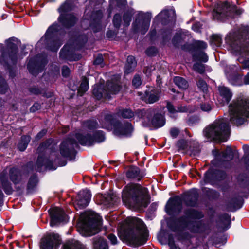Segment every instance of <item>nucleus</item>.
Instances as JSON below:
<instances>
[{"mask_svg":"<svg viewBox=\"0 0 249 249\" xmlns=\"http://www.w3.org/2000/svg\"><path fill=\"white\" fill-rule=\"evenodd\" d=\"M123 203L129 208L146 207L149 203L148 190L138 184H128L122 193Z\"/></svg>","mask_w":249,"mask_h":249,"instance_id":"f257e3e1","label":"nucleus"},{"mask_svg":"<svg viewBox=\"0 0 249 249\" xmlns=\"http://www.w3.org/2000/svg\"><path fill=\"white\" fill-rule=\"evenodd\" d=\"M128 224L124 231V239L130 244L141 246L144 244L148 237V231L143 221L139 218H127Z\"/></svg>","mask_w":249,"mask_h":249,"instance_id":"f03ea898","label":"nucleus"},{"mask_svg":"<svg viewBox=\"0 0 249 249\" xmlns=\"http://www.w3.org/2000/svg\"><path fill=\"white\" fill-rule=\"evenodd\" d=\"M204 135L211 140L226 142L230 136V129L228 120L225 118L215 120L203 131Z\"/></svg>","mask_w":249,"mask_h":249,"instance_id":"7ed1b4c3","label":"nucleus"},{"mask_svg":"<svg viewBox=\"0 0 249 249\" xmlns=\"http://www.w3.org/2000/svg\"><path fill=\"white\" fill-rule=\"evenodd\" d=\"M230 120L233 124H243L249 117V101L245 98L232 101L229 106Z\"/></svg>","mask_w":249,"mask_h":249,"instance_id":"20e7f679","label":"nucleus"},{"mask_svg":"<svg viewBox=\"0 0 249 249\" xmlns=\"http://www.w3.org/2000/svg\"><path fill=\"white\" fill-rule=\"evenodd\" d=\"M138 116L142 119V125L148 127L152 126L159 128L164 125L165 121L164 116L156 109H149L138 111Z\"/></svg>","mask_w":249,"mask_h":249,"instance_id":"39448f33","label":"nucleus"},{"mask_svg":"<svg viewBox=\"0 0 249 249\" xmlns=\"http://www.w3.org/2000/svg\"><path fill=\"white\" fill-rule=\"evenodd\" d=\"M202 217L201 213L194 209H189L186 211L185 215L179 220L180 225L187 228L192 232H199L202 228L201 222L196 219Z\"/></svg>","mask_w":249,"mask_h":249,"instance_id":"423d86ee","label":"nucleus"},{"mask_svg":"<svg viewBox=\"0 0 249 249\" xmlns=\"http://www.w3.org/2000/svg\"><path fill=\"white\" fill-rule=\"evenodd\" d=\"M69 2L70 0H67L58 9L60 13L58 21L63 27L66 28L72 26L76 21V18L73 15L67 14L72 9V6L69 3Z\"/></svg>","mask_w":249,"mask_h":249,"instance_id":"0eeeda50","label":"nucleus"},{"mask_svg":"<svg viewBox=\"0 0 249 249\" xmlns=\"http://www.w3.org/2000/svg\"><path fill=\"white\" fill-rule=\"evenodd\" d=\"M60 27L57 24H54L47 30L45 37L50 44L48 47L52 51L56 52L62 45L61 41L57 38L58 33Z\"/></svg>","mask_w":249,"mask_h":249,"instance_id":"6e6552de","label":"nucleus"},{"mask_svg":"<svg viewBox=\"0 0 249 249\" xmlns=\"http://www.w3.org/2000/svg\"><path fill=\"white\" fill-rule=\"evenodd\" d=\"M233 12L239 15L242 13V10L237 9L235 6H231L225 2L217 5L216 8L213 11V16L214 19L222 20L224 17L231 16Z\"/></svg>","mask_w":249,"mask_h":249,"instance_id":"1a4fd4ad","label":"nucleus"},{"mask_svg":"<svg viewBox=\"0 0 249 249\" xmlns=\"http://www.w3.org/2000/svg\"><path fill=\"white\" fill-rule=\"evenodd\" d=\"M75 137L80 144L85 146H91L96 142H101L105 139V135L102 131L94 132L93 137H90L88 134L83 135L79 133L76 134Z\"/></svg>","mask_w":249,"mask_h":249,"instance_id":"9d476101","label":"nucleus"},{"mask_svg":"<svg viewBox=\"0 0 249 249\" xmlns=\"http://www.w3.org/2000/svg\"><path fill=\"white\" fill-rule=\"evenodd\" d=\"M151 17L150 13L139 12L138 18L133 23L134 29L144 34L149 29Z\"/></svg>","mask_w":249,"mask_h":249,"instance_id":"9b49d317","label":"nucleus"},{"mask_svg":"<svg viewBox=\"0 0 249 249\" xmlns=\"http://www.w3.org/2000/svg\"><path fill=\"white\" fill-rule=\"evenodd\" d=\"M107 90L103 89L101 86H97L94 88L93 94L98 99H101L103 96L108 97L109 93L111 94H116L120 90V86L118 81L113 82L108 81L107 83Z\"/></svg>","mask_w":249,"mask_h":249,"instance_id":"f8f14e48","label":"nucleus"},{"mask_svg":"<svg viewBox=\"0 0 249 249\" xmlns=\"http://www.w3.org/2000/svg\"><path fill=\"white\" fill-rule=\"evenodd\" d=\"M213 153L215 159L212 161V163L215 166L224 164L225 162L231 161L233 158V152L230 147H227L224 151L221 152L217 150H213Z\"/></svg>","mask_w":249,"mask_h":249,"instance_id":"ddd939ff","label":"nucleus"},{"mask_svg":"<svg viewBox=\"0 0 249 249\" xmlns=\"http://www.w3.org/2000/svg\"><path fill=\"white\" fill-rule=\"evenodd\" d=\"M8 44L7 50L2 53V60H0V62H4L5 63L14 64L17 59V53L18 52V47L17 45L11 42V39L7 41Z\"/></svg>","mask_w":249,"mask_h":249,"instance_id":"4468645a","label":"nucleus"},{"mask_svg":"<svg viewBox=\"0 0 249 249\" xmlns=\"http://www.w3.org/2000/svg\"><path fill=\"white\" fill-rule=\"evenodd\" d=\"M61 244L59 235L54 233H50L42 239L41 249H56Z\"/></svg>","mask_w":249,"mask_h":249,"instance_id":"2eb2a0df","label":"nucleus"},{"mask_svg":"<svg viewBox=\"0 0 249 249\" xmlns=\"http://www.w3.org/2000/svg\"><path fill=\"white\" fill-rule=\"evenodd\" d=\"M46 64L47 61L45 59H41L40 56H36L30 59L27 68L30 73L36 75L43 70Z\"/></svg>","mask_w":249,"mask_h":249,"instance_id":"dca6fc26","label":"nucleus"},{"mask_svg":"<svg viewBox=\"0 0 249 249\" xmlns=\"http://www.w3.org/2000/svg\"><path fill=\"white\" fill-rule=\"evenodd\" d=\"M51 217L50 225L53 226L61 222H66L68 220L67 216L64 211L58 207L53 208L49 210Z\"/></svg>","mask_w":249,"mask_h":249,"instance_id":"f3484780","label":"nucleus"},{"mask_svg":"<svg viewBox=\"0 0 249 249\" xmlns=\"http://www.w3.org/2000/svg\"><path fill=\"white\" fill-rule=\"evenodd\" d=\"M77 145L76 141L69 138L64 141L60 146V152L64 157H71L74 153V145Z\"/></svg>","mask_w":249,"mask_h":249,"instance_id":"a211bd4d","label":"nucleus"},{"mask_svg":"<svg viewBox=\"0 0 249 249\" xmlns=\"http://www.w3.org/2000/svg\"><path fill=\"white\" fill-rule=\"evenodd\" d=\"M133 131V127L131 123L127 122L123 124L117 122L113 124V133L118 136H129Z\"/></svg>","mask_w":249,"mask_h":249,"instance_id":"6ab92c4d","label":"nucleus"},{"mask_svg":"<svg viewBox=\"0 0 249 249\" xmlns=\"http://www.w3.org/2000/svg\"><path fill=\"white\" fill-rule=\"evenodd\" d=\"M91 193L89 190L87 189L81 191L77 197L76 204L77 206L76 209H82L86 207L89 204Z\"/></svg>","mask_w":249,"mask_h":249,"instance_id":"aec40b11","label":"nucleus"},{"mask_svg":"<svg viewBox=\"0 0 249 249\" xmlns=\"http://www.w3.org/2000/svg\"><path fill=\"white\" fill-rule=\"evenodd\" d=\"M225 41L233 50L240 53H245L249 50L248 48H246L238 45V41L234 39V35L233 34L230 33L225 38Z\"/></svg>","mask_w":249,"mask_h":249,"instance_id":"412c9836","label":"nucleus"},{"mask_svg":"<svg viewBox=\"0 0 249 249\" xmlns=\"http://www.w3.org/2000/svg\"><path fill=\"white\" fill-rule=\"evenodd\" d=\"M160 91L159 89H152L150 90H146L143 96L141 98L147 103L152 104L157 102L160 98Z\"/></svg>","mask_w":249,"mask_h":249,"instance_id":"4be33fe9","label":"nucleus"},{"mask_svg":"<svg viewBox=\"0 0 249 249\" xmlns=\"http://www.w3.org/2000/svg\"><path fill=\"white\" fill-rule=\"evenodd\" d=\"M198 196L197 190L192 189L184 194V201L188 206H194L196 204Z\"/></svg>","mask_w":249,"mask_h":249,"instance_id":"5701e85b","label":"nucleus"},{"mask_svg":"<svg viewBox=\"0 0 249 249\" xmlns=\"http://www.w3.org/2000/svg\"><path fill=\"white\" fill-rule=\"evenodd\" d=\"M86 216L88 220L93 223V226L96 229L94 233L89 234V235H91L95 232H98V230L101 225V217L93 212H87Z\"/></svg>","mask_w":249,"mask_h":249,"instance_id":"b1692460","label":"nucleus"},{"mask_svg":"<svg viewBox=\"0 0 249 249\" xmlns=\"http://www.w3.org/2000/svg\"><path fill=\"white\" fill-rule=\"evenodd\" d=\"M218 90L220 93V97L223 100V105L227 104L231 98V92L230 91L228 88L224 86L219 87Z\"/></svg>","mask_w":249,"mask_h":249,"instance_id":"393cba45","label":"nucleus"},{"mask_svg":"<svg viewBox=\"0 0 249 249\" xmlns=\"http://www.w3.org/2000/svg\"><path fill=\"white\" fill-rule=\"evenodd\" d=\"M94 249H108L107 241L102 237H95L92 239Z\"/></svg>","mask_w":249,"mask_h":249,"instance_id":"a878e982","label":"nucleus"},{"mask_svg":"<svg viewBox=\"0 0 249 249\" xmlns=\"http://www.w3.org/2000/svg\"><path fill=\"white\" fill-rule=\"evenodd\" d=\"M103 14L101 11L99 10L92 14V18L94 23L90 24V27L93 31L96 32L100 27V20L102 18Z\"/></svg>","mask_w":249,"mask_h":249,"instance_id":"bb28decb","label":"nucleus"},{"mask_svg":"<svg viewBox=\"0 0 249 249\" xmlns=\"http://www.w3.org/2000/svg\"><path fill=\"white\" fill-rule=\"evenodd\" d=\"M176 206L178 207V210L180 212L181 211L180 200L178 199H170L166 206V212L171 214L172 212L175 210Z\"/></svg>","mask_w":249,"mask_h":249,"instance_id":"cd10ccee","label":"nucleus"},{"mask_svg":"<svg viewBox=\"0 0 249 249\" xmlns=\"http://www.w3.org/2000/svg\"><path fill=\"white\" fill-rule=\"evenodd\" d=\"M226 76L229 81L233 85L240 86L242 85V77L236 74H231L228 71V68L226 70Z\"/></svg>","mask_w":249,"mask_h":249,"instance_id":"c85d7f7f","label":"nucleus"},{"mask_svg":"<svg viewBox=\"0 0 249 249\" xmlns=\"http://www.w3.org/2000/svg\"><path fill=\"white\" fill-rule=\"evenodd\" d=\"M52 164V162L46 157L43 156L41 154L38 156L36 162L38 168L44 166L46 168L53 169L51 167ZM54 169H55V168H53V170Z\"/></svg>","mask_w":249,"mask_h":249,"instance_id":"c756f323","label":"nucleus"},{"mask_svg":"<svg viewBox=\"0 0 249 249\" xmlns=\"http://www.w3.org/2000/svg\"><path fill=\"white\" fill-rule=\"evenodd\" d=\"M63 249H85L84 245L74 240H68L63 245Z\"/></svg>","mask_w":249,"mask_h":249,"instance_id":"7c9ffc66","label":"nucleus"},{"mask_svg":"<svg viewBox=\"0 0 249 249\" xmlns=\"http://www.w3.org/2000/svg\"><path fill=\"white\" fill-rule=\"evenodd\" d=\"M9 176L10 180L15 184L18 183L21 179L20 172L15 168H12L10 170Z\"/></svg>","mask_w":249,"mask_h":249,"instance_id":"2f4dec72","label":"nucleus"},{"mask_svg":"<svg viewBox=\"0 0 249 249\" xmlns=\"http://www.w3.org/2000/svg\"><path fill=\"white\" fill-rule=\"evenodd\" d=\"M119 201V198L113 194L107 195L104 197L103 203L108 207L116 204Z\"/></svg>","mask_w":249,"mask_h":249,"instance_id":"473e14b6","label":"nucleus"},{"mask_svg":"<svg viewBox=\"0 0 249 249\" xmlns=\"http://www.w3.org/2000/svg\"><path fill=\"white\" fill-rule=\"evenodd\" d=\"M167 108L171 117H174V115L177 112H184L187 111V108L185 106H178L176 108L170 103H167Z\"/></svg>","mask_w":249,"mask_h":249,"instance_id":"72a5a7b5","label":"nucleus"},{"mask_svg":"<svg viewBox=\"0 0 249 249\" xmlns=\"http://www.w3.org/2000/svg\"><path fill=\"white\" fill-rule=\"evenodd\" d=\"M2 187L4 192L7 195L12 193L13 190L11 183L8 181V178L6 176L2 175L0 177Z\"/></svg>","mask_w":249,"mask_h":249,"instance_id":"f704fd0d","label":"nucleus"},{"mask_svg":"<svg viewBox=\"0 0 249 249\" xmlns=\"http://www.w3.org/2000/svg\"><path fill=\"white\" fill-rule=\"evenodd\" d=\"M135 58L132 56H129L127 58V62L124 68L125 73H129L132 72L136 66Z\"/></svg>","mask_w":249,"mask_h":249,"instance_id":"c9c22d12","label":"nucleus"},{"mask_svg":"<svg viewBox=\"0 0 249 249\" xmlns=\"http://www.w3.org/2000/svg\"><path fill=\"white\" fill-rule=\"evenodd\" d=\"M126 176L129 178H136L140 180L141 178L140 176V169L137 167H130L126 172Z\"/></svg>","mask_w":249,"mask_h":249,"instance_id":"e433bc0d","label":"nucleus"},{"mask_svg":"<svg viewBox=\"0 0 249 249\" xmlns=\"http://www.w3.org/2000/svg\"><path fill=\"white\" fill-rule=\"evenodd\" d=\"M113 117L112 115H106L102 122V127L107 130L111 129L113 124Z\"/></svg>","mask_w":249,"mask_h":249,"instance_id":"4c0bfd02","label":"nucleus"},{"mask_svg":"<svg viewBox=\"0 0 249 249\" xmlns=\"http://www.w3.org/2000/svg\"><path fill=\"white\" fill-rule=\"evenodd\" d=\"M174 82L178 87L184 89H187L189 86L187 81L181 77L176 76L174 77Z\"/></svg>","mask_w":249,"mask_h":249,"instance_id":"58836bf2","label":"nucleus"},{"mask_svg":"<svg viewBox=\"0 0 249 249\" xmlns=\"http://www.w3.org/2000/svg\"><path fill=\"white\" fill-rule=\"evenodd\" d=\"M37 183V178L35 175L32 176L29 180L27 184V192L29 193H32L34 188L36 186Z\"/></svg>","mask_w":249,"mask_h":249,"instance_id":"ea45409f","label":"nucleus"},{"mask_svg":"<svg viewBox=\"0 0 249 249\" xmlns=\"http://www.w3.org/2000/svg\"><path fill=\"white\" fill-rule=\"evenodd\" d=\"M89 89L88 81L85 77L83 78L82 82L80 84V87L78 89V94L80 96H82L83 94L88 90Z\"/></svg>","mask_w":249,"mask_h":249,"instance_id":"a19ab883","label":"nucleus"},{"mask_svg":"<svg viewBox=\"0 0 249 249\" xmlns=\"http://www.w3.org/2000/svg\"><path fill=\"white\" fill-rule=\"evenodd\" d=\"M30 141V137L29 136H24L21 137V140L18 145V149L23 151L25 150Z\"/></svg>","mask_w":249,"mask_h":249,"instance_id":"79ce46f5","label":"nucleus"},{"mask_svg":"<svg viewBox=\"0 0 249 249\" xmlns=\"http://www.w3.org/2000/svg\"><path fill=\"white\" fill-rule=\"evenodd\" d=\"M222 43V38L220 35H214L212 36L211 44L213 47H219Z\"/></svg>","mask_w":249,"mask_h":249,"instance_id":"37998d69","label":"nucleus"},{"mask_svg":"<svg viewBox=\"0 0 249 249\" xmlns=\"http://www.w3.org/2000/svg\"><path fill=\"white\" fill-rule=\"evenodd\" d=\"M126 0H109V7L113 8L116 5L118 7L126 5Z\"/></svg>","mask_w":249,"mask_h":249,"instance_id":"c03bdc74","label":"nucleus"},{"mask_svg":"<svg viewBox=\"0 0 249 249\" xmlns=\"http://www.w3.org/2000/svg\"><path fill=\"white\" fill-rule=\"evenodd\" d=\"M196 60L201 61L203 62H206L208 60V57L207 54L202 51L197 52L194 56Z\"/></svg>","mask_w":249,"mask_h":249,"instance_id":"a18cd8bd","label":"nucleus"},{"mask_svg":"<svg viewBox=\"0 0 249 249\" xmlns=\"http://www.w3.org/2000/svg\"><path fill=\"white\" fill-rule=\"evenodd\" d=\"M133 15L132 11H129L124 13L123 16V21L124 26L127 27L129 25L130 22L131 21V18Z\"/></svg>","mask_w":249,"mask_h":249,"instance_id":"49530a36","label":"nucleus"},{"mask_svg":"<svg viewBox=\"0 0 249 249\" xmlns=\"http://www.w3.org/2000/svg\"><path fill=\"white\" fill-rule=\"evenodd\" d=\"M118 113L119 115L125 118H130L134 116L133 112L128 109L120 110Z\"/></svg>","mask_w":249,"mask_h":249,"instance_id":"de8ad7c7","label":"nucleus"},{"mask_svg":"<svg viewBox=\"0 0 249 249\" xmlns=\"http://www.w3.org/2000/svg\"><path fill=\"white\" fill-rule=\"evenodd\" d=\"M197 87L201 90L203 92H206L208 89V86L207 83L205 81L201 79H198L197 82Z\"/></svg>","mask_w":249,"mask_h":249,"instance_id":"09e8293b","label":"nucleus"},{"mask_svg":"<svg viewBox=\"0 0 249 249\" xmlns=\"http://www.w3.org/2000/svg\"><path fill=\"white\" fill-rule=\"evenodd\" d=\"M193 69L200 73H202L205 71L204 65L201 63L196 62L194 64Z\"/></svg>","mask_w":249,"mask_h":249,"instance_id":"8fccbe9b","label":"nucleus"},{"mask_svg":"<svg viewBox=\"0 0 249 249\" xmlns=\"http://www.w3.org/2000/svg\"><path fill=\"white\" fill-rule=\"evenodd\" d=\"M84 126L89 130L96 128L97 123L94 120H89L84 123Z\"/></svg>","mask_w":249,"mask_h":249,"instance_id":"3c124183","label":"nucleus"},{"mask_svg":"<svg viewBox=\"0 0 249 249\" xmlns=\"http://www.w3.org/2000/svg\"><path fill=\"white\" fill-rule=\"evenodd\" d=\"M121 22V16L118 14H115L113 19V23L114 27L119 28L120 27Z\"/></svg>","mask_w":249,"mask_h":249,"instance_id":"603ef678","label":"nucleus"},{"mask_svg":"<svg viewBox=\"0 0 249 249\" xmlns=\"http://www.w3.org/2000/svg\"><path fill=\"white\" fill-rule=\"evenodd\" d=\"M170 13H172L173 14H174V11L170 10H163L161 11L157 16L156 18H158L159 19H167V16L170 14Z\"/></svg>","mask_w":249,"mask_h":249,"instance_id":"864d4df0","label":"nucleus"},{"mask_svg":"<svg viewBox=\"0 0 249 249\" xmlns=\"http://www.w3.org/2000/svg\"><path fill=\"white\" fill-rule=\"evenodd\" d=\"M7 89V86L5 80L0 76V93H4Z\"/></svg>","mask_w":249,"mask_h":249,"instance_id":"5fc2aeb1","label":"nucleus"},{"mask_svg":"<svg viewBox=\"0 0 249 249\" xmlns=\"http://www.w3.org/2000/svg\"><path fill=\"white\" fill-rule=\"evenodd\" d=\"M236 205H237V199L233 198L231 200L228 204V207L230 211H233L236 210Z\"/></svg>","mask_w":249,"mask_h":249,"instance_id":"6e6d98bb","label":"nucleus"},{"mask_svg":"<svg viewBox=\"0 0 249 249\" xmlns=\"http://www.w3.org/2000/svg\"><path fill=\"white\" fill-rule=\"evenodd\" d=\"M52 142V140H48L47 142L42 143L37 149L38 152H41L44 150H47V148L49 147L50 142Z\"/></svg>","mask_w":249,"mask_h":249,"instance_id":"4d7b16f0","label":"nucleus"},{"mask_svg":"<svg viewBox=\"0 0 249 249\" xmlns=\"http://www.w3.org/2000/svg\"><path fill=\"white\" fill-rule=\"evenodd\" d=\"M142 84L141 79L139 76L136 75L132 81V84L135 88H138Z\"/></svg>","mask_w":249,"mask_h":249,"instance_id":"13d9d810","label":"nucleus"},{"mask_svg":"<svg viewBox=\"0 0 249 249\" xmlns=\"http://www.w3.org/2000/svg\"><path fill=\"white\" fill-rule=\"evenodd\" d=\"M200 108L203 111L209 112L211 110L212 107L210 103H207L201 104Z\"/></svg>","mask_w":249,"mask_h":249,"instance_id":"bf43d9fd","label":"nucleus"},{"mask_svg":"<svg viewBox=\"0 0 249 249\" xmlns=\"http://www.w3.org/2000/svg\"><path fill=\"white\" fill-rule=\"evenodd\" d=\"M195 46L198 50L205 49L207 48V44L201 41H197L195 43Z\"/></svg>","mask_w":249,"mask_h":249,"instance_id":"052dcab7","label":"nucleus"},{"mask_svg":"<svg viewBox=\"0 0 249 249\" xmlns=\"http://www.w3.org/2000/svg\"><path fill=\"white\" fill-rule=\"evenodd\" d=\"M214 174L218 180H222L225 178L226 176L225 172L220 170L216 171Z\"/></svg>","mask_w":249,"mask_h":249,"instance_id":"680f3d73","label":"nucleus"},{"mask_svg":"<svg viewBox=\"0 0 249 249\" xmlns=\"http://www.w3.org/2000/svg\"><path fill=\"white\" fill-rule=\"evenodd\" d=\"M243 149L245 153V157L247 159V164L249 165V146L247 145H244Z\"/></svg>","mask_w":249,"mask_h":249,"instance_id":"e2e57ef3","label":"nucleus"},{"mask_svg":"<svg viewBox=\"0 0 249 249\" xmlns=\"http://www.w3.org/2000/svg\"><path fill=\"white\" fill-rule=\"evenodd\" d=\"M107 238L111 242L112 245H116L118 241L117 238L115 235L113 234H110L107 236Z\"/></svg>","mask_w":249,"mask_h":249,"instance_id":"0e129e2a","label":"nucleus"},{"mask_svg":"<svg viewBox=\"0 0 249 249\" xmlns=\"http://www.w3.org/2000/svg\"><path fill=\"white\" fill-rule=\"evenodd\" d=\"M157 53V50L155 47H150L146 51V53L149 56H153Z\"/></svg>","mask_w":249,"mask_h":249,"instance_id":"69168bd1","label":"nucleus"},{"mask_svg":"<svg viewBox=\"0 0 249 249\" xmlns=\"http://www.w3.org/2000/svg\"><path fill=\"white\" fill-rule=\"evenodd\" d=\"M70 72L69 68L67 66H63L62 69V74L63 76L67 77Z\"/></svg>","mask_w":249,"mask_h":249,"instance_id":"338daca9","label":"nucleus"},{"mask_svg":"<svg viewBox=\"0 0 249 249\" xmlns=\"http://www.w3.org/2000/svg\"><path fill=\"white\" fill-rule=\"evenodd\" d=\"M179 132V130L176 128H173L170 130V134L173 138L177 137L178 136Z\"/></svg>","mask_w":249,"mask_h":249,"instance_id":"774afa93","label":"nucleus"}]
</instances>
